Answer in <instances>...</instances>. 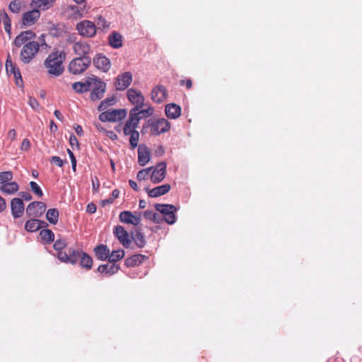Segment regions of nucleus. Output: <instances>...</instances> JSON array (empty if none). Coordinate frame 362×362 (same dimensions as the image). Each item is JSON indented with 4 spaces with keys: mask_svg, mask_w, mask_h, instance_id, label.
Returning <instances> with one entry per match:
<instances>
[{
    "mask_svg": "<svg viewBox=\"0 0 362 362\" xmlns=\"http://www.w3.org/2000/svg\"><path fill=\"white\" fill-rule=\"evenodd\" d=\"M28 104L34 110L39 112L40 105L35 98L30 96L28 99Z\"/></svg>",
    "mask_w": 362,
    "mask_h": 362,
    "instance_id": "nucleus-49",
    "label": "nucleus"
},
{
    "mask_svg": "<svg viewBox=\"0 0 362 362\" xmlns=\"http://www.w3.org/2000/svg\"><path fill=\"white\" fill-rule=\"evenodd\" d=\"M90 64V57H77L70 62L69 71L74 75L81 74L88 69Z\"/></svg>",
    "mask_w": 362,
    "mask_h": 362,
    "instance_id": "nucleus-4",
    "label": "nucleus"
},
{
    "mask_svg": "<svg viewBox=\"0 0 362 362\" xmlns=\"http://www.w3.org/2000/svg\"><path fill=\"white\" fill-rule=\"evenodd\" d=\"M144 106H146V108H145V109H143V107L141 108L140 110L139 111L138 116H140V115H142V117H144V118H146V117L152 116L154 113L153 108L151 105H148L146 104H145Z\"/></svg>",
    "mask_w": 362,
    "mask_h": 362,
    "instance_id": "nucleus-40",
    "label": "nucleus"
},
{
    "mask_svg": "<svg viewBox=\"0 0 362 362\" xmlns=\"http://www.w3.org/2000/svg\"><path fill=\"white\" fill-rule=\"evenodd\" d=\"M134 112L135 110L129 111V117L123 127V133L126 136H128L129 134L134 132H137L136 129L139 124L141 117L138 116V113Z\"/></svg>",
    "mask_w": 362,
    "mask_h": 362,
    "instance_id": "nucleus-8",
    "label": "nucleus"
},
{
    "mask_svg": "<svg viewBox=\"0 0 362 362\" xmlns=\"http://www.w3.org/2000/svg\"><path fill=\"white\" fill-rule=\"evenodd\" d=\"M78 260H80V265L81 267L86 269H90L93 264L92 258L85 252H81Z\"/></svg>",
    "mask_w": 362,
    "mask_h": 362,
    "instance_id": "nucleus-33",
    "label": "nucleus"
},
{
    "mask_svg": "<svg viewBox=\"0 0 362 362\" xmlns=\"http://www.w3.org/2000/svg\"><path fill=\"white\" fill-rule=\"evenodd\" d=\"M155 208L163 215L165 221L168 224H173L175 222V213L177 211V208L174 205L157 204L155 205Z\"/></svg>",
    "mask_w": 362,
    "mask_h": 362,
    "instance_id": "nucleus-6",
    "label": "nucleus"
},
{
    "mask_svg": "<svg viewBox=\"0 0 362 362\" xmlns=\"http://www.w3.org/2000/svg\"><path fill=\"white\" fill-rule=\"evenodd\" d=\"M127 97L129 101L134 105V107L131 110H135L134 112L139 113L140 109L144 107L145 98L140 90L130 88L127 92Z\"/></svg>",
    "mask_w": 362,
    "mask_h": 362,
    "instance_id": "nucleus-5",
    "label": "nucleus"
},
{
    "mask_svg": "<svg viewBox=\"0 0 362 362\" xmlns=\"http://www.w3.org/2000/svg\"><path fill=\"white\" fill-rule=\"evenodd\" d=\"M168 92L162 85L156 86L151 90V100L156 103H162L167 98Z\"/></svg>",
    "mask_w": 362,
    "mask_h": 362,
    "instance_id": "nucleus-15",
    "label": "nucleus"
},
{
    "mask_svg": "<svg viewBox=\"0 0 362 362\" xmlns=\"http://www.w3.org/2000/svg\"><path fill=\"white\" fill-rule=\"evenodd\" d=\"M115 102V98L114 96L107 98L104 100L101 101L98 109L99 111L105 110L109 106H112L114 105Z\"/></svg>",
    "mask_w": 362,
    "mask_h": 362,
    "instance_id": "nucleus-38",
    "label": "nucleus"
},
{
    "mask_svg": "<svg viewBox=\"0 0 362 362\" xmlns=\"http://www.w3.org/2000/svg\"><path fill=\"white\" fill-rule=\"evenodd\" d=\"M94 66L103 71V72H107L111 67V63L110 59L103 54H97L93 60Z\"/></svg>",
    "mask_w": 362,
    "mask_h": 362,
    "instance_id": "nucleus-16",
    "label": "nucleus"
},
{
    "mask_svg": "<svg viewBox=\"0 0 362 362\" xmlns=\"http://www.w3.org/2000/svg\"><path fill=\"white\" fill-rule=\"evenodd\" d=\"M109 44L113 48H119L122 45V40L120 34L113 32L108 37Z\"/></svg>",
    "mask_w": 362,
    "mask_h": 362,
    "instance_id": "nucleus-31",
    "label": "nucleus"
},
{
    "mask_svg": "<svg viewBox=\"0 0 362 362\" xmlns=\"http://www.w3.org/2000/svg\"><path fill=\"white\" fill-rule=\"evenodd\" d=\"M66 246V243L64 240H57L54 243V248L57 251V258L62 262L71 264H75L78 261L80 253L72 247L67 250V252L62 250Z\"/></svg>",
    "mask_w": 362,
    "mask_h": 362,
    "instance_id": "nucleus-2",
    "label": "nucleus"
},
{
    "mask_svg": "<svg viewBox=\"0 0 362 362\" xmlns=\"http://www.w3.org/2000/svg\"><path fill=\"white\" fill-rule=\"evenodd\" d=\"M119 220L124 223L138 226L141 221V216L134 215L129 211H124L119 214Z\"/></svg>",
    "mask_w": 362,
    "mask_h": 362,
    "instance_id": "nucleus-18",
    "label": "nucleus"
},
{
    "mask_svg": "<svg viewBox=\"0 0 362 362\" xmlns=\"http://www.w3.org/2000/svg\"><path fill=\"white\" fill-rule=\"evenodd\" d=\"M71 9L74 12L75 18H81L83 16L82 13L78 10L77 6H72Z\"/></svg>",
    "mask_w": 362,
    "mask_h": 362,
    "instance_id": "nucleus-56",
    "label": "nucleus"
},
{
    "mask_svg": "<svg viewBox=\"0 0 362 362\" xmlns=\"http://www.w3.org/2000/svg\"><path fill=\"white\" fill-rule=\"evenodd\" d=\"M11 209L12 216L15 218L21 217L24 211V204L23 200L19 198H13L11 202Z\"/></svg>",
    "mask_w": 362,
    "mask_h": 362,
    "instance_id": "nucleus-19",
    "label": "nucleus"
},
{
    "mask_svg": "<svg viewBox=\"0 0 362 362\" xmlns=\"http://www.w3.org/2000/svg\"><path fill=\"white\" fill-rule=\"evenodd\" d=\"M93 77H90L84 82H75L72 84V88L78 93L87 92L90 89Z\"/></svg>",
    "mask_w": 362,
    "mask_h": 362,
    "instance_id": "nucleus-26",
    "label": "nucleus"
},
{
    "mask_svg": "<svg viewBox=\"0 0 362 362\" xmlns=\"http://www.w3.org/2000/svg\"><path fill=\"white\" fill-rule=\"evenodd\" d=\"M98 25L99 28L102 29H106L109 27L106 20L102 16H100L98 19Z\"/></svg>",
    "mask_w": 362,
    "mask_h": 362,
    "instance_id": "nucleus-50",
    "label": "nucleus"
},
{
    "mask_svg": "<svg viewBox=\"0 0 362 362\" xmlns=\"http://www.w3.org/2000/svg\"><path fill=\"white\" fill-rule=\"evenodd\" d=\"M47 225L45 221L33 218L26 221L25 228L28 232H35Z\"/></svg>",
    "mask_w": 362,
    "mask_h": 362,
    "instance_id": "nucleus-24",
    "label": "nucleus"
},
{
    "mask_svg": "<svg viewBox=\"0 0 362 362\" xmlns=\"http://www.w3.org/2000/svg\"><path fill=\"white\" fill-rule=\"evenodd\" d=\"M150 160V153L146 147L139 146L138 149V162L140 165L144 166Z\"/></svg>",
    "mask_w": 362,
    "mask_h": 362,
    "instance_id": "nucleus-29",
    "label": "nucleus"
},
{
    "mask_svg": "<svg viewBox=\"0 0 362 362\" xmlns=\"http://www.w3.org/2000/svg\"><path fill=\"white\" fill-rule=\"evenodd\" d=\"M51 163L57 165L59 167H62L64 165V161L59 156H53L51 158Z\"/></svg>",
    "mask_w": 362,
    "mask_h": 362,
    "instance_id": "nucleus-51",
    "label": "nucleus"
},
{
    "mask_svg": "<svg viewBox=\"0 0 362 362\" xmlns=\"http://www.w3.org/2000/svg\"><path fill=\"white\" fill-rule=\"evenodd\" d=\"M90 88H92L90 99L92 100H98L103 97L106 89V84L98 78L94 76L93 77Z\"/></svg>",
    "mask_w": 362,
    "mask_h": 362,
    "instance_id": "nucleus-9",
    "label": "nucleus"
},
{
    "mask_svg": "<svg viewBox=\"0 0 362 362\" xmlns=\"http://www.w3.org/2000/svg\"><path fill=\"white\" fill-rule=\"evenodd\" d=\"M145 256L142 255H134L125 260V264L127 267H135L143 262Z\"/></svg>",
    "mask_w": 362,
    "mask_h": 362,
    "instance_id": "nucleus-34",
    "label": "nucleus"
},
{
    "mask_svg": "<svg viewBox=\"0 0 362 362\" xmlns=\"http://www.w3.org/2000/svg\"><path fill=\"white\" fill-rule=\"evenodd\" d=\"M171 187L169 184L160 185L153 189L148 190V195L151 197H158L168 193Z\"/></svg>",
    "mask_w": 362,
    "mask_h": 362,
    "instance_id": "nucleus-27",
    "label": "nucleus"
},
{
    "mask_svg": "<svg viewBox=\"0 0 362 362\" xmlns=\"http://www.w3.org/2000/svg\"><path fill=\"white\" fill-rule=\"evenodd\" d=\"M35 33L31 30L21 32L15 38L13 41V45L17 47H20L21 46L25 45L28 42H30V40L33 39L35 37Z\"/></svg>",
    "mask_w": 362,
    "mask_h": 362,
    "instance_id": "nucleus-21",
    "label": "nucleus"
},
{
    "mask_svg": "<svg viewBox=\"0 0 362 362\" xmlns=\"http://www.w3.org/2000/svg\"><path fill=\"white\" fill-rule=\"evenodd\" d=\"M33 4L36 7L43 10L47 9L50 5L49 0H33Z\"/></svg>",
    "mask_w": 362,
    "mask_h": 362,
    "instance_id": "nucleus-47",
    "label": "nucleus"
},
{
    "mask_svg": "<svg viewBox=\"0 0 362 362\" xmlns=\"http://www.w3.org/2000/svg\"><path fill=\"white\" fill-rule=\"evenodd\" d=\"M78 33L86 37H92L96 33V26L90 21L85 20L78 23L76 25Z\"/></svg>",
    "mask_w": 362,
    "mask_h": 362,
    "instance_id": "nucleus-10",
    "label": "nucleus"
},
{
    "mask_svg": "<svg viewBox=\"0 0 362 362\" xmlns=\"http://www.w3.org/2000/svg\"><path fill=\"white\" fill-rule=\"evenodd\" d=\"M40 236L41 237L42 240L46 242L47 243H52V241H54V234L49 229H42L40 232Z\"/></svg>",
    "mask_w": 362,
    "mask_h": 362,
    "instance_id": "nucleus-35",
    "label": "nucleus"
},
{
    "mask_svg": "<svg viewBox=\"0 0 362 362\" xmlns=\"http://www.w3.org/2000/svg\"><path fill=\"white\" fill-rule=\"evenodd\" d=\"M30 187L32 192L36 194L38 197H42L43 196V192L41 187L38 185V184L34 181H31L30 182Z\"/></svg>",
    "mask_w": 362,
    "mask_h": 362,
    "instance_id": "nucleus-45",
    "label": "nucleus"
},
{
    "mask_svg": "<svg viewBox=\"0 0 362 362\" xmlns=\"http://www.w3.org/2000/svg\"><path fill=\"white\" fill-rule=\"evenodd\" d=\"M130 136L129 143L132 148H135L138 146L139 140V132H134L129 134Z\"/></svg>",
    "mask_w": 362,
    "mask_h": 362,
    "instance_id": "nucleus-43",
    "label": "nucleus"
},
{
    "mask_svg": "<svg viewBox=\"0 0 362 362\" xmlns=\"http://www.w3.org/2000/svg\"><path fill=\"white\" fill-rule=\"evenodd\" d=\"M167 165L165 162H160L153 169L150 173V179L153 183H159L162 182L166 174Z\"/></svg>",
    "mask_w": 362,
    "mask_h": 362,
    "instance_id": "nucleus-11",
    "label": "nucleus"
},
{
    "mask_svg": "<svg viewBox=\"0 0 362 362\" xmlns=\"http://www.w3.org/2000/svg\"><path fill=\"white\" fill-rule=\"evenodd\" d=\"M30 147V142L28 139H24L22 141L21 149L22 151H28Z\"/></svg>",
    "mask_w": 362,
    "mask_h": 362,
    "instance_id": "nucleus-52",
    "label": "nucleus"
},
{
    "mask_svg": "<svg viewBox=\"0 0 362 362\" xmlns=\"http://www.w3.org/2000/svg\"><path fill=\"white\" fill-rule=\"evenodd\" d=\"M119 195V191L117 189H115L112 191V195H111V199L112 200L117 199Z\"/></svg>",
    "mask_w": 362,
    "mask_h": 362,
    "instance_id": "nucleus-63",
    "label": "nucleus"
},
{
    "mask_svg": "<svg viewBox=\"0 0 362 362\" xmlns=\"http://www.w3.org/2000/svg\"><path fill=\"white\" fill-rule=\"evenodd\" d=\"M144 216L146 218L153 221V222L158 223V214L155 213L153 211H146L144 213Z\"/></svg>",
    "mask_w": 362,
    "mask_h": 362,
    "instance_id": "nucleus-48",
    "label": "nucleus"
},
{
    "mask_svg": "<svg viewBox=\"0 0 362 362\" xmlns=\"http://www.w3.org/2000/svg\"><path fill=\"white\" fill-rule=\"evenodd\" d=\"M40 13L37 9H33L26 12L23 16V24L25 26H31L40 18Z\"/></svg>",
    "mask_w": 362,
    "mask_h": 362,
    "instance_id": "nucleus-23",
    "label": "nucleus"
},
{
    "mask_svg": "<svg viewBox=\"0 0 362 362\" xmlns=\"http://www.w3.org/2000/svg\"><path fill=\"white\" fill-rule=\"evenodd\" d=\"M150 129L153 135H159L169 131L170 123L165 118H160L150 124Z\"/></svg>",
    "mask_w": 362,
    "mask_h": 362,
    "instance_id": "nucleus-12",
    "label": "nucleus"
},
{
    "mask_svg": "<svg viewBox=\"0 0 362 362\" xmlns=\"http://www.w3.org/2000/svg\"><path fill=\"white\" fill-rule=\"evenodd\" d=\"M124 256V252L122 250H115L109 253L108 259L111 263H115L117 261L122 259Z\"/></svg>",
    "mask_w": 362,
    "mask_h": 362,
    "instance_id": "nucleus-37",
    "label": "nucleus"
},
{
    "mask_svg": "<svg viewBox=\"0 0 362 362\" xmlns=\"http://www.w3.org/2000/svg\"><path fill=\"white\" fill-rule=\"evenodd\" d=\"M6 207V203L4 198L0 196V212L4 211Z\"/></svg>",
    "mask_w": 362,
    "mask_h": 362,
    "instance_id": "nucleus-60",
    "label": "nucleus"
},
{
    "mask_svg": "<svg viewBox=\"0 0 362 362\" xmlns=\"http://www.w3.org/2000/svg\"><path fill=\"white\" fill-rule=\"evenodd\" d=\"M74 129L76 132V133L78 135V136H82L83 134V129L81 127V126L78 125V124H76L74 127Z\"/></svg>",
    "mask_w": 362,
    "mask_h": 362,
    "instance_id": "nucleus-59",
    "label": "nucleus"
},
{
    "mask_svg": "<svg viewBox=\"0 0 362 362\" xmlns=\"http://www.w3.org/2000/svg\"><path fill=\"white\" fill-rule=\"evenodd\" d=\"M72 49L74 52L80 56L79 57H88L90 52V46L85 41H78L73 43Z\"/></svg>",
    "mask_w": 362,
    "mask_h": 362,
    "instance_id": "nucleus-17",
    "label": "nucleus"
},
{
    "mask_svg": "<svg viewBox=\"0 0 362 362\" xmlns=\"http://www.w3.org/2000/svg\"><path fill=\"white\" fill-rule=\"evenodd\" d=\"M69 144L72 147L76 146L77 148H78V146H79L78 141L77 138L76 137V136L74 134H71L70 136Z\"/></svg>",
    "mask_w": 362,
    "mask_h": 362,
    "instance_id": "nucleus-53",
    "label": "nucleus"
},
{
    "mask_svg": "<svg viewBox=\"0 0 362 362\" xmlns=\"http://www.w3.org/2000/svg\"><path fill=\"white\" fill-rule=\"evenodd\" d=\"M165 112L169 119H175L181 115V107L175 103L168 104L165 106Z\"/></svg>",
    "mask_w": 362,
    "mask_h": 362,
    "instance_id": "nucleus-25",
    "label": "nucleus"
},
{
    "mask_svg": "<svg viewBox=\"0 0 362 362\" xmlns=\"http://www.w3.org/2000/svg\"><path fill=\"white\" fill-rule=\"evenodd\" d=\"M55 117L60 121H63L64 119V117L63 115H62V113L60 112L59 110H56L54 112Z\"/></svg>",
    "mask_w": 362,
    "mask_h": 362,
    "instance_id": "nucleus-62",
    "label": "nucleus"
},
{
    "mask_svg": "<svg viewBox=\"0 0 362 362\" xmlns=\"http://www.w3.org/2000/svg\"><path fill=\"white\" fill-rule=\"evenodd\" d=\"M119 269V265L115 263H110L107 264L100 265L98 268V272L112 275L118 272Z\"/></svg>",
    "mask_w": 362,
    "mask_h": 362,
    "instance_id": "nucleus-28",
    "label": "nucleus"
},
{
    "mask_svg": "<svg viewBox=\"0 0 362 362\" xmlns=\"http://www.w3.org/2000/svg\"><path fill=\"white\" fill-rule=\"evenodd\" d=\"M13 179V173L11 171H5L0 173V183L4 185L10 182Z\"/></svg>",
    "mask_w": 362,
    "mask_h": 362,
    "instance_id": "nucleus-41",
    "label": "nucleus"
},
{
    "mask_svg": "<svg viewBox=\"0 0 362 362\" xmlns=\"http://www.w3.org/2000/svg\"><path fill=\"white\" fill-rule=\"evenodd\" d=\"M47 221L52 224H56L59 219V211L57 209H50L46 214Z\"/></svg>",
    "mask_w": 362,
    "mask_h": 362,
    "instance_id": "nucleus-36",
    "label": "nucleus"
},
{
    "mask_svg": "<svg viewBox=\"0 0 362 362\" xmlns=\"http://www.w3.org/2000/svg\"><path fill=\"white\" fill-rule=\"evenodd\" d=\"M153 168H147L139 170L137 173V179L139 181L145 180L150 175Z\"/></svg>",
    "mask_w": 362,
    "mask_h": 362,
    "instance_id": "nucleus-42",
    "label": "nucleus"
},
{
    "mask_svg": "<svg viewBox=\"0 0 362 362\" xmlns=\"http://www.w3.org/2000/svg\"><path fill=\"white\" fill-rule=\"evenodd\" d=\"M133 240L139 247H143L146 244L145 237L140 231H136Z\"/></svg>",
    "mask_w": 362,
    "mask_h": 362,
    "instance_id": "nucleus-39",
    "label": "nucleus"
},
{
    "mask_svg": "<svg viewBox=\"0 0 362 362\" xmlns=\"http://www.w3.org/2000/svg\"><path fill=\"white\" fill-rule=\"evenodd\" d=\"M1 21L3 23L5 31L9 34L11 29V23L8 14L5 12L2 17Z\"/></svg>",
    "mask_w": 362,
    "mask_h": 362,
    "instance_id": "nucleus-44",
    "label": "nucleus"
},
{
    "mask_svg": "<svg viewBox=\"0 0 362 362\" xmlns=\"http://www.w3.org/2000/svg\"><path fill=\"white\" fill-rule=\"evenodd\" d=\"M8 8L13 13H19L21 9V2L18 0H13L10 3Z\"/></svg>",
    "mask_w": 362,
    "mask_h": 362,
    "instance_id": "nucleus-46",
    "label": "nucleus"
},
{
    "mask_svg": "<svg viewBox=\"0 0 362 362\" xmlns=\"http://www.w3.org/2000/svg\"><path fill=\"white\" fill-rule=\"evenodd\" d=\"M92 187H93V189L95 192H97L98 190L99 187H100V182L97 178L95 179V180H92Z\"/></svg>",
    "mask_w": 362,
    "mask_h": 362,
    "instance_id": "nucleus-58",
    "label": "nucleus"
},
{
    "mask_svg": "<svg viewBox=\"0 0 362 362\" xmlns=\"http://www.w3.org/2000/svg\"><path fill=\"white\" fill-rule=\"evenodd\" d=\"M95 253L98 259L103 261L108 258L110 250L106 245H100L95 248Z\"/></svg>",
    "mask_w": 362,
    "mask_h": 362,
    "instance_id": "nucleus-30",
    "label": "nucleus"
},
{
    "mask_svg": "<svg viewBox=\"0 0 362 362\" xmlns=\"http://www.w3.org/2000/svg\"><path fill=\"white\" fill-rule=\"evenodd\" d=\"M164 148L163 146H160L158 147V148L156 150L155 153L158 156H161L164 153Z\"/></svg>",
    "mask_w": 362,
    "mask_h": 362,
    "instance_id": "nucleus-61",
    "label": "nucleus"
},
{
    "mask_svg": "<svg viewBox=\"0 0 362 362\" xmlns=\"http://www.w3.org/2000/svg\"><path fill=\"white\" fill-rule=\"evenodd\" d=\"M6 69L8 74H13L17 85H20V83H22L23 81L21 72L19 69L16 68V65L12 62V60L9 55L8 56V58L6 62Z\"/></svg>",
    "mask_w": 362,
    "mask_h": 362,
    "instance_id": "nucleus-22",
    "label": "nucleus"
},
{
    "mask_svg": "<svg viewBox=\"0 0 362 362\" xmlns=\"http://www.w3.org/2000/svg\"><path fill=\"white\" fill-rule=\"evenodd\" d=\"M0 190L5 194H13L18 190V185L16 182H10L2 185Z\"/></svg>",
    "mask_w": 362,
    "mask_h": 362,
    "instance_id": "nucleus-32",
    "label": "nucleus"
},
{
    "mask_svg": "<svg viewBox=\"0 0 362 362\" xmlns=\"http://www.w3.org/2000/svg\"><path fill=\"white\" fill-rule=\"evenodd\" d=\"M8 139H9L11 141H14L16 139V132L15 129H11L8 131L7 134Z\"/></svg>",
    "mask_w": 362,
    "mask_h": 362,
    "instance_id": "nucleus-54",
    "label": "nucleus"
},
{
    "mask_svg": "<svg viewBox=\"0 0 362 362\" xmlns=\"http://www.w3.org/2000/svg\"><path fill=\"white\" fill-rule=\"evenodd\" d=\"M65 58L64 52L56 51L50 53L44 62L48 74L54 76H60L64 71L62 64Z\"/></svg>",
    "mask_w": 362,
    "mask_h": 362,
    "instance_id": "nucleus-1",
    "label": "nucleus"
},
{
    "mask_svg": "<svg viewBox=\"0 0 362 362\" xmlns=\"http://www.w3.org/2000/svg\"><path fill=\"white\" fill-rule=\"evenodd\" d=\"M127 111L124 109H117L103 112L99 115L101 122H117L124 119Z\"/></svg>",
    "mask_w": 362,
    "mask_h": 362,
    "instance_id": "nucleus-7",
    "label": "nucleus"
},
{
    "mask_svg": "<svg viewBox=\"0 0 362 362\" xmlns=\"http://www.w3.org/2000/svg\"><path fill=\"white\" fill-rule=\"evenodd\" d=\"M129 183L130 187H131L133 189H134V190H136V191H138V190H139V189H138V186H137V184H136V182H134V181H133V180H129Z\"/></svg>",
    "mask_w": 362,
    "mask_h": 362,
    "instance_id": "nucleus-64",
    "label": "nucleus"
},
{
    "mask_svg": "<svg viewBox=\"0 0 362 362\" xmlns=\"http://www.w3.org/2000/svg\"><path fill=\"white\" fill-rule=\"evenodd\" d=\"M114 234L124 247H128L130 245L131 241L129 238V234L123 226H117L115 227Z\"/></svg>",
    "mask_w": 362,
    "mask_h": 362,
    "instance_id": "nucleus-20",
    "label": "nucleus"
},
{
    "mask_svg": "<svg viewBox=\"0 0 362 362\" xmlns=\"http://www.w3.org/2000/svg\"><path fill=\"white\" fill-rule=\"evenodd\" d=\"M132 82V74L126 71L119 74L115 82V87L117 90H124Z\"/></svg>",
    "mask_w": 362,
    "mask_h": 362,
    "instance_id": "nucleus-13",
    "label": "nucleus"
},
{
    "mask_svg": "<svg viewBox=\"0 0 362 362\" xmlns=\"http://www.w3.org/2000/svg\"><path fill=\"white\" fill-rule=\"evenodd\" d=\"M20 195L25 201H30L32 199V196L29 192H23L20 193Z\"/></svg>",
    "mask_w": 362,
    "mask_h": 362,
    "instance_id": "nucleus-57",
    "label": "nucleus"
},
{
    "mask_svg": "<svg viewBox=\"0 0 362 362\" xmlns=\"http://www.w3.org/2000/svg\"><path fill=\"white\" fill-rule=\"evenodd\" d=\"M40 49V44L35 41L28 42L23 45L21 52V60L28 64L35 57Z\"/></svg>",
    "mask_w": 362,
    "mask_h": 362,
    "instance_id": "nucleus-3",
    "label": "nucleus"
},
{
    "mask_svg": "<svg viewBox=\"0 0 362 362\" xmlns=\"http://www.w3.org/2000/svg\"><path fill=\"white\" fill-rule=\"evenodd\" d=\"M86 211L89 214H94L96 211V206L93 203H89L87 206Z\"/></svg>",
    "mask_w": 362,
    "mask_h": 362,
    "instance_id": "nucleus-55",
    "label": "nucleus"
},
{
    "mask_svg": "<svg viewBox=\"0 0 362 362\" xmlns=\"http://www.w3.org/2000/svg\"><path fill=\"white\" fill-rule=\"evenodd\" d=\"M46 209V205L42 202H33L30 203L26 208V214L28 216L40 217Z\"/></svg>",
    "mask_w": 362,
    "mask_h": 362,
    "instance_id": "nucleus-14",
    "label": "nucleus"
}]
</instances>
